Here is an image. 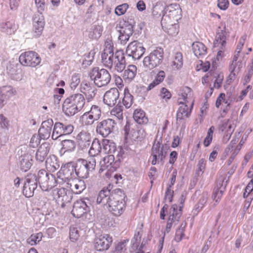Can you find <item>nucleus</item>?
<instances>
[{
  "label": "nucleus",
  "instance_id": "5",
  "mask_svg": "<svg viewBox=\"0 0 253 253\" xmlns=\"http://www.w3.org/2000/svg\"><path fill=\"white\" fill-rule=\"evenodd\" d=\"M164 51L163 48H157L151 53L143 60L144 65L152 69L160 64L163 59Z\"/></svg>",
  "mask_w": 253,
  "mask_h": 253
},
{
  "label": "nucleus",
  "instance_id": "10",
  "mask_svg": "<svg viewBox=\"0 0 253 253\" xmlns=\"http://www.w3.org/2000/svg\"><path fill=\"white\" fill-rule=\"evenodd\" d=\"M166 152L164 151L163 144L158 141H155L151 149V164L155 165L158 161H163L166 157Z\"/></svg>",
  "mask_w": 253,
  "mask_h": 253
},
{
  "label": "nucleus",
  "instance_id": "46",
  "mask_svg": "<svg viewBox=\"0 0 253 253\" xmlns=\"http://www.w3.org/2000/svg\"><path fill=\"white\" fill-rule=\"evenodd\" d=\"M119 31L121 34L131 36L133 32V26L128 22H125L122 26L120 27Z\"/></svg>",
  "mask_w": 253,
  "mask_h": 253
},
{
  "label": "nucleus",
  "instance_id": "40",
  "mask_svg": "<svg viewBox=\"0 0 253 253\" xmlns=\"http://www.w3.org/2000/svg\"><path fill=\"white\" fill-rule=\"evenodd\" d=\"M145 48H126V52L135 60L139 59L145 52Z\"/></svg>",
  "mask_w": 253,
  "mask_h": 253
},
{
  "label": "nucleus",
  "instance_id": "27",
  "mask_svg": "<svg viewBox=\"0 0 253 253\" xmlns=\"http://www.w3.org/2000/svg\"><path fill=\"white\" fill-rule=\"evenodd\" d=\"M52 125L48 122H43L39 130V135L42 139H45L49 137Z\"/></svg>",
  "mask_w": 253,
  "mask_h": 253
},
{
  "label": "nucleus",
  "instance_id": "48",
  "mask_svg": "<svg viewBox=\"0 0 253 253\" xmlns=\"http://www.w3.org/2000/svg\"><path fill=\"white\" fill-rule=\"evenodd\" d=\"M96 120L88 113L85 112L81 117L80 121L84 126L92 125Z\"/></svg>",
  "mask_w": 253,
  "mask_h": 253
},
{
  "label": "nucleus",
  "instance_id": "20",
  "mask_svg": "<svg viewBox=\"0 0 253 253\" xmlns=\"http://www.w3.org/2000/svg\"><path fill=\"white\" fill-rule=\"evenodd\" d=\"M101 61L105 66L111 68L116 61L114 60L113 48H104L101 52Z\"/></svg>",
  "mask_w": 253,
  "mask_h": 253
},
{
  "label": "nucleus",
  "instance_id": "14",
  "mask_svg": "<svg viewBox=\"0 0 253 253\" xmlns=\"http://www.w3.org/2000/svg\"><path fill=\"white\" fill-rule=\"evenodd\" d=\"M96 166V160L93 157H91L87 160L79 159L77 168H79L78 173H84V175L88 174V172L94 169Z\"/></svg>",
  "mask_w": 253,
  "mask_h": 253
},
{
  "label": "nucleus",
  "instance_id": "59",
  "mask_svg": "<svg viewBox=\"0 0 253 253\" xmlns=\"http://www.w3.org/2000/svg\"><path fill=\"white\" fill-rule=\"evenodd\" d=\"M41 139L38 134H34L31 138L30 146L33 148L37 147L40 144Z\"/></svg>",
  "mask_w": 253,
  "mask_h": 253
},
{
  "label": "nucleus",
  "instance_id": "62",
  "mask_svg": "<svg viewBox=\"0 0 253 253\" xmlns=\"http://www.w3.org/2000/svg\"><path fill=\"white\" fill-rule=\"evenodd\" d=\"M252 86L251 85H248L246 88L243 89L240 93V95L236 99V101H240L244 99L246 96L249 90H251Z\"/></svg>",
  "mask_w": 253,
  "mask_h": 253
},
{
  "label": "nucleus",
  "instance_id": "38",
  "mask_svg": "<svg viewBox=\"0 0 253 253\" xmlns=\"http://www.w3.org/2000/svg\"><path fill=\"white\" fill-rule=\"evenodd\" d=\"M133 97L130 93L127 87H126L124 92V97L122 100L123 105L126 108H129L133 103Z\"/></svg>",
  "mask_w": 253,
  "mask_h": 253
},
{
  "label": "nucleus",
  "instance_id": "23",
  "mask_svg": "<svg viewBox=\"0 0 253 253\" xmlns=\"http://www.w3.org/2000/svg\"><path fill=\"white\" fill-rule=\"evenodd\" d=\"M38 181L40 184H46L47 187H52L54 184L52 183L53 181L55 183V178L52 174H48L47 172L43 169L39 171L38 173Z\"/></svg>",
  "mask_w": 253,
  "mask_h": 253
},
{
  "label": "nucleus",
  "instance_id": "17",
  "mask_svg": "<svg viewBox=\"0 0 253 253\" xmlns=\"http://www.w3.org/2000/svg\"><path fill=\"white\" fill-rule=\"evenodd\" d=\"M73 129L74 127L72 125H65L61 123H56L54 126L52 138L56 139L61 136L70 134Z\"/></svg>",
  "mask_w": 253,
  "mask_h": 253
},
{
  "label": "nucleus",
  "instance_id": "49",
  "mask_svg": "<svg viewBox=\"0 0 253 253\" xmlns=\"http://www.w3.org/2000/svg\"><path fill=\"white\" fill-rule=\"evenodd\" d=\"M24 185L27 187H31V188L35 190L37 187L36 176L33 174L28 175Z\"/></svg>",
  "mask_w": 253,
  "mask_h": 253
},
{
  "label": "nucleus",
  "instance_id": "31",
  "mask_svg": "<svg viewBox=\"0 0 253 253\" xmlns=\"http://www.w3.org/2000/svg\"><path fill=\"white\" fill-rule=\"evenodd\" d=\"M81 91L86 96L88 100L92 99L95 95L94 87L89 83H83L81 84Z\"/></svg>",
  "mask_w": 253,
  "mask_h": 253
},
{
  "label": "nucleus",
  "instance_id": "26",
  "mask_svg": "<svg viewBox=\"0 0 253 253\" xmlns=\"http://www.w3.org/2000/svg\"><path fill=\"white\" fill-rule=\"evenodd\" d=\"M68 184L71 190L77 194H80L85 188L84 181L79 179L69 180Z\"/></svg>",
  "mask_w": 253,
  "mask_h": 253
},
{
  "label": "nucleus",
  "instance_id": "18",
  "mask_svg": "<svg viewBox=\"0 0 253 253\" xmlns=\"http://www.w3.org/2000/svg\"><path fill=\"white\" fill-rule=\"evenodd\" d=\"M115 123L112 119H107L99 122L96 131L103 137L107 136L113 130Z\"/></svg>",
  "mask_w": 253,
  "mask_h": 253
},
{
  "label": "nucleus",
  "instance_id": "52",
  "mask_svg": "<svg viewBox=\"0 0 253 253\" xmlns=\"http://www.w3.org/2000/svg\"><path fill=\"white\" fill-rule=\"evenodd\" d=\"M111 116H114L119 120L123 119V109L121 106L117 105L110 112Z\"/></svg>",
  "mask_w": 253,
  "mask_h": 253
},
{
  "label": "nucleus",
  "instance_id": "57",
  "mask_svg": "<svg viewBox=\"0 0 253 253\" xmlns=\"http://www.w3.org/2000/svg\"><path fill=\"white\" fill-rule=\"evenodd\" d=\"M128 8V4L127 3H123L118 6L115 9V13L118 15L121 16L124 14Z\"/></svg>",
  "mask_w": 253,
  "mask_h": 253
},
{
  "label": "nucleus",
  "instance_id": "34",
  "mask_svg": "<svg viewBox=\"0 0 253 253\" xmlns=\"http://www.w3.org/2000/svg\"><path fill=\"white\" fill-rule=\"evenodd\" d=\"M101 145L98 139H94L92 143L88 153L91 157H96L100 154L101 151Z\"/></svg>",
  "mask_w": 253,
  "mask_h": 253
},
{
  "label": "nucleus",
  "instance_id": "8",
  "mask_svg": "<svg viewBox=\"0 0 253 253\" xmlns=\"http://www.w3.org/2000/svg\"><path fill=\"white\" fill-rule=\"evenodd\" d=\"M54 198L58 205L62 208H64L72 200V197L70 192L66 188H56L53 190Z\"/></svg>",
  "mask_w": 253,
  "mask_h": 253
},
{
  "label": "nucleus",
  "instance_id": "15",
  "mask_svg": "<svg viewBox=\"0 0 253 253\" xmlns=\"http://www.w3.org/2000/svg\"><path fill=\"white\" fill-rule=\"evenodd\" d=\"M238 142V138H233L229 145L226 147L224 151L225 156L226 157L231 154V156L228 160L229 165H230L234 160V158L241 150L242 146L241 141H240L238 145H236Z\"/></svg>",
  "mask_w": 253,
  "mask_h": 253
},
{
  "label": "nucleus",
  "instance_id": "12",
  "mask_svg": "<svg viewBox=\"0 0 253 253\" xmlns=\"http://www.w3.org/2000/svg\"><path fill=\"white\" fill-rule=\"evenodd\" d=\"M90 211V207L83 199L76 201L73 205L72 214L76 218H80L89 213Z\"/></svg>",
  "mask_w": 253,
  "mask_h": 253
},
{
  "label": "nucleus",
  "instance_id": "7",
  "mask_svg": "<svg viewBox=\"0 0 253 253\" xmlns=\"http://www.w3.org/2000/svg\"><path fill=\"white\" fill-rule=\"evenodd\" d=\"M19 60L23 65L35 67L40 64L41 58L37 52L29 51L22 53Z\"/></svg>",
  "mask_w": 253,
  "mask_h": 253
},
{
  "label": "nucleus",
  "instance_id": "21",
  "mask_svg": "<svg viewBox=\"0 0 253 253\" xmlns=\"http://www.w3.org/2000/svg\"><path fill=\"white\" fill-rule=\"evenodd\" d=\"M120 93L116 88H112L104 95L103 102L109 106H113L117 103Z\"/></svg>",
  "mask_w": 253,
  "mask_h": 253
},
{
  "label": "nucleus",
  "instance_id": "63",
  "mask_svg": "<svg viewBox=\"0 0 253 253\" xmlns=\"http://www.w3.org/2000/svg\"><path fill=\"white\" fill-rule=\"evenodd\" d=\"M253 190V178L250 180L245 189L243 197L247 198Z\"/></svg>",
  "mask_w": 253,
  "mask_h": 253
},
{
  "label": "nucleus",
  "instance_id": "43",
  "mask_svg": "<svg viewBox=\"0 0 253 253\" xmlns=\"http://www.w3.org/2000/svg\"><path fill=\"white\" fill-rule=\"evenodd\" d=\"M173 69H179L183 66V56L180 52H177L174 55L173 60L171 63Z\"/></svg>",
  "mask_w": 253,
  "mask_h": 253
},
{
  "label": "nucleus",
  "instance_id": "61",
  "mask_svg": "<svg viewBox=\"0 0 253 253\" xmlns=\"http://www.w3.org/2000/svg\"><path fill=\"white\" fill-rule=\"evenodd\" d=\"M81 82L80 78L79 75H74L72 76L70 83V87L73 89H75Z\"/></svg>",
  "mask_w": 253,
  "mask_h": 253
},
{
  "label": "nucleus",
  "instance_id": "50",
  "mask_svg": "<svg viewBox=\"0 0 253 253\" xmlns=\"http://www.w3.org/2000/svg\"><path fill=\"white\" fill-rule=\"evenodd\" d=\"M215 79L213 83V87L219 89L220 88L222 84L223 81L224 79V75L223 73H219L217 74L214 73L213 79Z\"/></svg>",
  "mask_w": 253,
  "mask_h": 253
},
{
  "label": "nucleus",
  "instance_id": "2",
  "mask_svg": "<svg viewBox=\"0 0 253 253\" xmlns=\"http://www.w3.org/2000/svg\"><path fill=\"white\" fill-rule=\"evenodd\" d=\"M126 196L120 189L113 191L108 201V211L116 217L120 216L126 209Z\"/></svg>",
  "mask_w": 253,
  "mask_h": 253
},
{
  "label": "nucleus",
  "instance_id": "53",
  "mask_svg": "<svg viewBox=\"0 0 253 253\" xmlns=\"http://www.w3.org/2000/svg\"><path fill=\"white\" fill-rule=\"evenodd\" d=\"M87 113L92 116L96 121L100 118L101 114L100 109L98 106L96 105H93L90 111L87 112Z\"/></svg>",
  "mask_w": 253,
  "mask_h": 253
},
{
  "label": "nucleus",
  "instance_id": "64",
  "mask_svg": "<svg viewBox=\"0 0 253 253\" xmlns=\"http://www.w3.org/2000/svg\"><path fill=\"white\" fill-rule=\"evenodd\" d=\"M142 233L143 231L142 229L135 232L132 239L133 245L135 244L136 246H138L141 240Z\"/></svg>",
  "mask_w": 253,
  "mask_h": 253
},
{
  "label": "nucleus",
  "instance_id": "44",
  "mask_svg": "<svg viewBox=\"0 0 253 253\" xmlns=\"http://www.w3.org/2000/svg\"><path fill=\"white\" fill-rule=\"evenodd\" d=\"M166 76V74L164 71H160L157 74L154 80L149 85L148 88L151 89L156 85L162 83Z\"/></svg>",
  "mask_w": 253,
  "mask_h": 253
},
{
  "label": "nucleus",
  "instance_id": "41",
  "mask_svg": "<svg viewBox=\"0 0 253 253\" xmlns=\"http://www.w3.org/2000/svg\"><path fill=\"white\" fill-rule=\"evenodd\" d=\"M187 223L186 222H182L181 225L175 232L174 240L177 242H180L185 236V230Z\"/></svg>",
  "mask_w": 253,
  "mask_h": 253
},
{
  "label": "nucleus",
  "instance_id": "3",
  "mask_svg": "<svg viewBox=\"0 0 253 253\" xmlns=\"http://www.w3.org/2000/svg\"><path fill=\"white\" fill-rule=\"evenodd\" d=\"M85 102L84 97L82 94L71 95L64 100L62 105L63 111L67 116H73L83 109Z\"/></svg>",
  "mask_w": 253,
  "mask_h": 253
},
{
  "label": "nucleus",
  "instance_id": "4",
  "mask_svg": "<svg viewBox=\"0 0 253 253\" xmlns=\"http://www.w3.org/2000/svg\"><path fill=\"white\" fill-rule=\"evenodd\" d=\"M90 76L94 84L98 87H102L108 84L111 80V76L108 71L104 69L93 68L90 73Z\"/></svg>",
  "mask_w": 253,
  "mask_h": 253
},
{
  "label": "nucleus",
  "instance_id": "9",
  "mask_svg": "<svg viewBox=\"0 0 253 253\" xmlns=\"http://www.w3.org/2000/svg\"><path fill=\"white\" fill-rule=\"evenodd\" d=\"M113 241L112 237L109 234L100 235L95 238L94 248L99 252L106 251L111 246Z\"/></svg>",
  "mask_w": 253,
  "mask_h": 253
},
{
  "label": "nucleus",
  "instance_id": "22",
  "mask_svg": "<svg viewBox=\"0 0 253 253\" xmlns=\"http://www.w3.org/2000/svg\"><path fill=\"white\" fill-rule=\"evenodd\" d=\"M225 25L222 24L219 26L217 31L215 39L214 41V47H222L226 45Z\"/></svg>",
  "mask_w": 253,
  "mask_h": 253
},
{
  "label": "nucleus",
  "instance_id": "35",
  "mask_svg": "<svg viewBox=\"0 0 253 253\" xmlns=\"http://www.w3.org/2000/svg\"><path fill=\"white\" fill-rule=\"evenodd\" d=\"M111 195L110 190L108 188H104L100 191L97 198V203L103 205L108 204L109 196Z\"/></svg>",
  "mask_w": 253,
  "mask_h": 253
},
{
  "label": "nucleus",
  "instance_id": "39",
  "mask_svg": "<svg viewBox=\"0 0 253 253\" xmlns=\"http://www.w3.org/2000/svg\"><path fill=\"white\" fill-rule=\"evenodd\" d=\"M103 151L108 155H113L116 151V146L115 144L110 140H104L103 142Z\"/></svg>",
  "mask_w": 253,
  "mask_h": 253
},
{
  "label": "nucleus",
  "instance_id": "60",
  "mask_svg": "<svg viewBox=\"0 0 253 253\" xmlns=\"http://www.w3.org/2000/svg\"><path fill=\"white\" fill-rule=\"evenodd\" d=\"M214 73L212 71L208 72L202 78V83L203 84H208L210 83L213 79Z\"/></svg>",
  "mask_w": 253,
  "mask_h": 253
},
{
  "label": "nucleus",
  "instance_id": "55",
  "mask_svg": "<svg viewBox=\"0 0 253 253\" xmlns=\"http://www.w3.org/2000/svg\"><path fill=\"white\" fill-rule=\"evenodd\" d=\"M29 157H24L20 161V169L24 171H28L32 166V163L30 161Z\"/></svg>",
  "mask_w": 253,
  "mask_h": 253
},
{
  "label": "nucleus",
  "instance_id": "13",
  "mask_svg": "<svg viewBox=\"0 0 253 253\" xmlns=\"http://www.w3.org/2000/svg\"><path fill=\"white\" fill-rule=\"evenodd\" d=\"M177 104L194 103L195 97L192 89L188 86H183L178 93Z\"/></svg>",
  "mask_w": 253,
  "mask_h": 253
},
{
  "label": "nucleus",
  "instance_id": "51",
  "mask_svg": "<svg viewBox=\"0 0 253 253\" xmlns=\"http://www.w3.org/2000/svg\"><path fill=\"white\" fill-rule=\"evenodd\" d=\"M43 237L42 232L33 234L28 239V243L31 245H35L41 241Z\"/></svg>",
  "mask_w": 253,
  "mask_h": 253
},
{
  "label": "nucleus",
  "instance_id": "28",
  "mask_svg": "<svg viewBox=\"0 0 253 253\" xmlns=\"http://www.w3.org/2000/svg\"><path fill=\"white\" fill-rule=\"evenodd\" d=\"M137 67L134 65H129L127 67L123 74V78L125 82H130L135 77L137 74Z\"/></svg>",
  "mask_w": 253,
  "mask_h": 253
},
{
  "label": "nucleus",
  "instance_id": "37",
  "mask_svg": "<svg viewBox=\"0 0 253 253\" xmlns=\"http://www.w3.org/2000/svg\"><path fill=\"white\" fill-rule=\"evenodd\" d=\"M45 166L47 169L53 171L56 170L59 167L57 163L56 157L54 155L49 156L46 159Z\"/></svg>",
  "mask_w": 253,
  "mask_h": 253
},
{
  "label": "nucleus",
  "instance_id": "42",
  "mask_svg": "<svg viewBox=\"0 0 253 253\" xmlns=\"http://www.w3.org/2000/svg\"><path fill=\"white\" fill-rule=\"evenodd\" d=\"M244 66V64L242 62V61H237V59H234L229 67L230 72H232L237 75L238 73L241 71Z\"/></svg>",
  "mask_w": 253,
  "mask_h": 253
},
{
  "label": "nucleus",
  "instance_id": "11",
  "mask_svg": "<svg viewBox=\"0 0 253 253\" xmlns=\"http://www.w3.org/2000/svg\"><path fill=\"white\" fill-rule=\"evenodd\" d=\"M181 208L178 209V206L176 204L172 205L170 208L169 216L167 221L166 231L169 232L172 226L176 224L181 215Z\"/></svg>",
  "mask_w": 253,
  "mask_h": 253
},
{
  "label": "nucleus",
  "instance_id": "19",
  "mask_svg": "<svg viewBox=\"0 0 253 253\" xmlns=\"http://www.w3.org/2000/svg\"><path fill=\"white\" fill-rule=\"evenodd\" d=\"M194 103L178 104L179 107L176 113V121L180 122L188 118L191 114Z\"/></svg>",
  "mask_w": 253,
  "mask_h": 253
},
{
  "label": "nucleus",
  "instance_id": "29",
  "mask_svg": "<svg viewBox=\"0 0 253 253\" xmlns=\"http://www.w3.org/2000/svg\"><path fill=\"white\" fill-rule=\"evenodd\" d=\"M91 136L89 133L82 131L77 136L78 144L83 148L89 145Z\"/></svg>",
  "mask_w": 253,
  "mask_h": 253
},
{
  "label": "nucleus",
  "instance_id": "58",
  "mask_svg": "<svg viewBox=\"0 0 253 253\" xmlns=\"http://www.w3.org/2000/svg\"><path fill=\"white\" fill-rule=\"evenodd\" d=\"M80 237L79 230L76 227H71L70 228V239L73 241L75 242L78 240Z\"/></svg>",
  "mask_w": 253,
  "mask_h": 253
},
{
  "label": "nucleus",
  "instance_id": "25",
  "mask_svg": "<svg viewBox=\"0 0 253 253\" xmlns=\"http://www.w3.org/2000/svg\"><path fill=\"white\" fill-rule=\"evenodd\" d=\"M44 25V21L43 16L42 13L35 15L33 17V26L35 33L36 36L41 35Z\"/></svg>",
  "mask_w": 253,
  "mask_h": 253
},
{
  "label": "nucleus",
  "instance_id": "56",
  "mask_svg": "<svg viewBox=\"0 0 253 253\" xmlns=\"http://www.w3.org/2000/svg\"><path fill=\"white\" fill-rule=\"evenodd\" d=\"M95 52L93 50L90 51L87 54L84 55V59L83 61V64L85 65H89L94 59Z\"/></svg>",
  "mask_w": 253,
  "mask_h": 253
},
{
  "label": "nucleus",
  "instance_id": "47",
  "mask_svg": "<svg viewBox=\"0 0 253 253\" xmlns=\"http://www.w3.org/2000/svg\"><path fill=\"white\" fill-rule=\"evenodd\" d=\"M0 29L8 35H11L14 33L13 24L10 22L0 23Z\"/></svg>",
  "mask_w": 253,
  "mask_h": 253
},
{
  "label": "nucleus",
  "instance_id": "16",
  "mask_svg": "<svg viewBox=\"0 0 253 253\" xmlns=\"http://www.w3.org/2000/svg\"><path fill=\"white\" fill-rule=\"evenodd\" d=\"M124 131L125 139L128 142L140 140L143 138V136L139 135L140 130L136 128V126L129 123H126Z\"/></svg>",
  "mask_w": 253,
  "mask_h": 253
},
{
  "label": "nucleus",
  "instance_id": "32",
  "mask_svg": "<svg viewBox=\"0 0 253 253\" xmlns=\"http://www.w3.org/2000/svg\"><path fill=\"white\" fill-rule=\"evenodd\" d=\"M88 37L91 39L99 38L102 32V27L98 25H93L87 31Z\"/></svg>",
  "mask_w": 253,
  "mask_h": 253
},
{
  "label": "nucleus",
  "instance_id": "33",
  "mask_svg": "<svg viewBox=\"0 0 253 253\" xmlns=\"http://www.w3.org/2000/svg\"><path fill=\"white\" fill-rule=\"evenodd\" d=\"M49 149L50 148L48 144H42L37 151L36 155L37 159L39 161L42 162L48 154Z\"/></svg>",
  "mask_w": 253,
  "mask_h": 253
},
{
  "label": "nucleus",
  "instance_id": "36",
  "mask_svg": "<svg viewBox=\"0 0 253 253\" xmlns=\"http://www.w3.org/2000/svg\"><path fill=\"white\" fill-rule=\"evenodd\" d=\"M129 242L128 239L121 240L115 243L114 253H122L126 250V246Z\"/></svg>",
  "mask_w": 253,
  "mask_h": 253
},
{
  "label": "nucleus",
  "instance_id": "45",
  "mask_svg": "<svg viewBox=\"0 0 253 253\" xmlns=\"http://www.w3.org/2000/svg\"><path fill=\"white\" fill-rule=\"evenodd\" d=\"M222 103H224L227 107H230L231 104V101L226 98L225 94L224 93H220L216 98L215 102V107L219 108Z\"/></svg>",
  "mask_w": 253,
  "mask_h": 253
},
{
  "label": "nucleus",
  "instance_id": "6",
  "mask_svg": "<svg viewBox=\"0 0 253 253\" xmlns=\"http://www.w3.org/2000/svg\"><path fill=\"white\" fill-rule=\"evenodd\" d=\"M118 168V165L115 162L113 155H108L104 157L100 162V172L106 171L105 175L107 177L111 176L112 173L115 171Z\"/></svg>",
  "mask_w": 253,
  "mask_h": 253
},
{
  "label": "nucleus",
  "instance_id": "54",
  "mask_svg": "<svg viewBox=\"0 0 253 253\" xmlns=\"http://www.w3.org/2000/svg\"><path fill=\"white\" fill-rule=\"evenodd\" d=\"M214 130V127L211 126L208 130L207 136L204 140V145L205 147H208L210 145L212 141L213 138V134Z\"/></svg>",
  "mask_w": 253,
  "mask_h": 253
},
{
  "label": "nucleus",
  "instance_id": "30",
  "mask_svg": "<svg viewBox=\"0 0 253 253\" xmlns=\"http://www.w3.org/2000/svg\"><path fill=\"white\" fill-rule=\"evenodd\" d=\"M133 117L135 121L138 124L145 125L148 122L145 112L141 109H136L134 110Z\"/></svg>",
  "mask_w": 253,
  "mask_h": 253
},
{
  "label": "nucleus",
  "instance_id": "1",
  "mask_svg": "<svg viewBox=\"0 0 253 253\" xmlns=\"http://www.w3.org/2000/svg\"><path fill=\"white\" fill-rule=\"evenodd\" d=\"M181 15V9L179 4H171L166 7L161 20L163 29L171 36L177 34L179 32L177 22Z\"/></svg>",
  "mask_w": 253,
  "mask_h": 253
},
{
  "label": "nucleus",
  "instance_id": "24",
  "mask_svg": "<svg viewBox=\"0 0 253 253\" xmlns=\"http://www.w3.org/2000/svg\"><path fill=\"white\" fill-rule=\"evenodd\" d=\"M219 132L223 135V140L227 142L230 138L234 128L232 125L229 123V120H227L223 122L218 127Z\"/></svg>",
  "mask_w": 253,
  "mask_h": 253
}]
</instances>
